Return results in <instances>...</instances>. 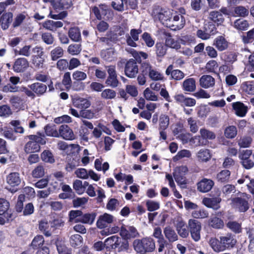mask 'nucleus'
I'll list each match as a JSON object with an SVG mask.
<instances>
[{
  "label": "nucleus",
  "mask_w": 254,
  "mask_h": 254,
  "mask_svg": "<svg viewBox=\"0 0 254 254\" xmlns=\"http://www.w3.org/2000/svg\"><path fill=\"white\" fill-rule=\"evenodd\" d=\"M134 250L137 254H146L154 252L156 248L155 242L151 237L135 239L133 242Z\"/></svg>",
  "instance_id": "nucleus-1"
},
{
  "label": "nucleus",
  "mask_w": 254,
  "mask_h": 254,
  "mask_svg": "<svg viewBox=\"0 0 254 254\" xmlns=\"http://www.w3.org/2000/svg\"><path fill=\"white\" fill-rule=\"evenodd\" d=\"M249 199V195L243 193L240 196L231 198L230 204L236 211L245 212L250 208Z\"/></svg>",
  "instance_id": "nucleus-2"
},
{
  "label": "nucleus",
  "mask_w": 254,
  "mask_h": 254,
  "mask_svg": "<svg viewBox=\"0 0 254 254\" xmlns=\"http://www.w3.org/2000/svg\"><path fill=\"white\" fill-rule=\"evenodd\" d=\"M200 135L195 136L193 139L198 140L196 145L197 146H204L208 144V140H214L216 138L215 133L204 127L201 128L199 130Z\"/></svg>",
  "instance_id": "nucleus-3"
},
{
  "label": "nucleus",
  "mask_w": 254,
  "mask_h": 254,
  "mask_svg": "<svg viewBox=\"0 0 254 254\" xmlns=\"http://www.w3.org/2000/svg\"><path fill=\"white\" fill-rule=\"evenodd\" d=\"M188 227L191 238L195 242L199 241L201 230V223L195 219H190L188 221Z\"/></svg>",
  "instance_id": "nucleus-4"
},
{
  "label": "nucleus",
  "mask_w": 254,
  "mask_h": 254,
  "mask_svg": "<svg viewBox=\"0 0 254 254\" xmlns=\"http://www.w3.org/2000/svg\"><path fill=\"white\" fill-rule=\"evenodd\" d=\"M188 172V168L185 165L176 167L174 170L173 176L176 182L180 185L183 186L187 184L185 176Z\"/></svg>",
  "instance_id": "nucleus-5"
},
{
  "label": "nucleus",
  "mask_w": 254,
  "mask_h": 254,
  "mask_svg": "<svg viewBox=\"0 0 254 254\" xmlns=\"http://www.w3.org/2000/svg\"><path fill=\"white\" fill-rule=\"evenodd\" d=\"M153 14L156 19H158L159 21L165 26L169 27L170 26V21L172 17L173 12L170 10H166L161 9L159 11L156 9L153 11Z\"/></svg>",
  "instance_id": "nucleus-6"
},
{
  "label": "nucleus",
  "mask_w": 254,
  "mask_h": 254,
  "mask_svg": "<svg viewBox=\"0 0 254 254\" xmlns=\"http://www.w3.org/2000/svg\"><path fill=\"white\" fill-rule=\"evenodd\" d=\"M105 68L108 74V76L105 81V83L112 88L117 87L119 82L117 79L115 66L111 65L105 66Z\"/></svg>",
  "instance_id": "nucleus-7"
},
{
  "label": "nucleus",
  "mask_w": 254,
  "mask_h": 254,
  "mask_svg": "<svg viewBox=\"0 0 254 254\" xmlns=\"http://www.w3.org/2000/svg\"><path fill=\"white\" fill-rule=\"evenodd\" d=\"M138 73V66L136 61L132 59L129 60L126 64L125 75L130 78H135Z\"/></svg>",
  "instance_id": "nucleus-8"
},
{
  "label": "nucleus",
  "mask_w": 254,
  "mask_h": 254,
  "mask_svg": "<svg viewBox=\"0 0 254 254\" xmlns=\"http://www.w3.org/2000/svg\"><path fill=\"white\" fill-rule=\"evenodd\" d=\"M185 19L184 17L177 11L173 12L172 17L170 21V26L172 30H177L183 28L185 24Z\"/></svg>",
  "instance_id": "nucleus-9"
},
{
  "label": "nucleus",
  "mask_w": 254,
  "mask_h": 254,
  "mask_svg": "<svg viewBox=\"0 0 254 254\" xmlns=\"http://www.w3.org/2000/svg\"><path fill=\"white\" fill-rule=\"evenodd\" d=\"M219 242L223 251L226 249L233 248L237 243V240L231 234L228 233L220 237Z\"/></svg>",
  "instance_id": "nucleus-10"
},
{
  "label": "nucleus",
  "mask_w": 254,
  "mask_h": 254,
  "mask_svg": "<svg viewBox=\"0 0 254 254\" xmlns=\"http://www.w3.org/2000/svg\"><path fill=\"white\" fill-rule=\"evenodd\" d=\"M64 139L72 140L75 139V135L72 129L66 125H62L59 128V137Z\"/></svg>",
  "instance_id": "nucleus-11"
},
{
  "label": "nucleus",
  "mask_w": 254,
  "mask_h": 254,
  "mask_svg": "<svg viewBox=\"0 0 254 254\" xmlns=\"http://www.w3.org/2000/svg\"><path fill=\"white\" fill-rule=\"evenodd\" d=\"M115 220L114 217L111 214L105 213L99 216L96 222L97 227L99 229H103L112 223Z\"/></svg>",
  "instance_id": "nucleus-12"
},
{
  "label": "nucleus",
  "mask_w": 254,
  "mask_h": 254,
  "mask_svg": "<svg viewBox=\"0 0 254 254\" xmlns=\"http://www.w3.org/2000/svg\"><path fill=\"white\" fill-rule=\"evenodd\" d=\"M71 102L72 105L79 109H85L90 106V101L87 99L80 97L77 95L71 96Z\"/></svg>",
  "instance_id": "nucleus-13"
},
{
  "label": "nucleus",
  "mask_w": 254,
  "mask_h": 254,
  "mask_svg": "<svg viewBox=\"0 0 254 254\" xmlns=\"http://www.w3.org/2000/svg\"><path fill=\"white\" fill-rule=\"evenodd\" d=\"M142 32V30L140 29H132L130 30V33L126 35V42L127 45L136 47L137 44L135 43L139 39V35Z\"/></svg>",
  "instance_id": "nucleus-14"
},
{
  "label": "nucleus",
  "mask_w": 254,
  "mask_h": 254,
  "mask_svg": "<svg viewBox=\"0 0 254 254\" xmlns=\"http://www.w3.org/2000/svg\"><path fill=\"white\" fill-rule=\"evenodd\" d=\"M120 234L124 239L135 238L139 235L137 230L133 226H128L127 228L122 227Z\"/></svg>",
  "instance_id": "nucleus-15"
},
{
  "label": "nucleus",
  "mask_w": 254,
  "mask_h": 254,
  "mask_svg": "<svg viewBox=\"0 0 254 254\" xmlns=\"http://www.w3.org/2000/svg\"><path fill=\"white\" fill-rule=\"evenodd\" d=\"M5 181L9 186L13 188L21 184V179L19 173L11 172L6 176Z\"/></svg>",
  "instance_id": "nucleus-16"
},
{
  "label": "nucleus",
  "mask_w": 254,
  "mask_h": 254,
  "mask_svg": "<svg viewBox=\"0 0 254 254\" xmlns=\"http://www.w3.org/2000/svg\"><path fill=\"white\" fill-rule=\"evenodd\" d=\"M200 86L204 89H208L213 87L215 84V80L210 75H203L201 76L199 80Z\"/></svg>",
  "instance_id": "nucleus-17"
},
{
  "label": "nucleus",
  "mask_w": 254,
  "mask_h": 254,
  "mask_svg": "<svg viewBox=\"0 0 254 254\" xmlns=\"http://www.w3.org/2000/svg\"><path fill=\"white\" fill-rule=\"evenodd\" d=\"M174 98L175 100L180 103L182 106L192 107L196 104V101L194 99L186 97L182 94L175 95Z\"/></svg>",
  "instance_id": "nucleus-18"
},
{
  "label": "nucleus",
  "mask_w": 254,
  "mask_h": 254,
  "mask_svg": "<svg viewBox=\"0 0 254 254\" xmlns=\"http://www.w3.org/2000/svg\"><path fill=\"white\" fill-rule=\"evenodd\" d=\"M28 61L23 58L17 59L13 65V69L16 72H22L24 71L28 67Z\"/></svg>",
  "instance_id": "nucleus-19"
},
{
  "label": "nucleus",
  "mask_w": 254,
  "mask_h": 254,
  "mask_svg": "<svg viewBox=\"0 0 254 254\" xmlns=\"http://www.w3.org/2000/svg\"><path fill=\"white\" fill-rule=\"evenodd\" d=\"M214 186L212 180L207 179H203L197 184V190L202 192H207L210 190Z\"/></svg>",
  "instance_id": "nucleus-20"
},
{
  "label": "nucleus",
  "mask_w": 254,
  "mask_h": 254,
  "mask_svg": "<svg viewBox=\"0 0 254 254\" xmlns=\"http://www.w3.org/2000/svg\"><path fill=\"white\" fill-rule=\"evenodd\" d=\"M28 87L34 92V94L38 96L43 95L47 89V85L40 82L32 83L28 85Z\"/></svg>",
  "instance_id": "nucleus-21"
},
{
  "label": "nucleus",
  "mask_w": 254,
  "mask_h": 254,
  "mask_svg": "<svg viewBox=\"0 0 254 254\" xmlns=\"http://www.w3.org/2000/svg\"><path fill=\"white\" fill-rule=\"evenodd\" d=\"M176 228L178 235L181 238H186L189 236V230L188 229L186 223L183 220L177 221Z\"/></svg>",
  "instance_id": "nucleus-22"
},
{
  "label": "nucleus",
  "mask_w": 254,
  "mask_h": 254,
  "mask_svg": "<svg viewBox=\"0 0 254 254\" xmlns=\"http://www.w3.org/2000/svg\"><path fill=\"white\" fill-rule=\"evenodd\" d=\"M163 233L166 239L170 243H173L177 241L178 239V234L175 230L171 226H167L163 230Z\"/></svg>",
  "instance_id": "nucleus-23"
},
{
  "label": "nucleus",
  "mask_w": 254,
  "mask_h": 254,
  "mask_svg": "<svg viewBox=\"0 0 254 254\" xmlns=\"http://www.w3.org/2000/svg\"><path fill=\"white\" fill-rule=\"evenodd\" d=\"M213 45L219 51H223L228 48V42L223 36H219L214 40Z\"/></svg>",
  "instance_id": "nucleus-24"
},
{
  "label": "nucleus",
  "mask_w": 254,
  "mask_h": 254,
  "mask_svg": "<svg viewBox=\"0 0 254 254\" xmlns=\"http://www.w3.org/2000/svg\"><path fill=\"white\" fill-rule=\"evenodd\" d=\"M182 88L186 92H192L196 89V81L193 78L186 79L182 83Z\"/></svg>",
  "instance_id": "nucleus-25"
},
{
  "label": "nucleus",
  "mask_w": 254,
  "mask_h": 254,
  "mask_svg": "<svg viewBox=\"0 0 254 254\" xmlns=\"http://www.w3.org/2000/svg\"><path fill=\"white\" fill-rule=\"evenodd\" d=\"M221 199L219 197L213 198H204L202 200L203 204L206 207L217 209L219 208L218 204L221 202Z\"/></svg>",
  "instance_id": "nucleus-26"
},
{
  "label": "nucleus",
  "mask_w": 254,
  "mask_h": 254,
  "mask_svg": "<svg viewBox=\"0 0 254 254\" xmlns=\"http://www.w3.org/2000/svg\"><path fill=\"white\" fill-rule=\"evenodd\" d=\"M197 160L200 162H206L211 158L210 151L206 148L200 149L196 154Z\"/></svg>",
  "instance_id": "nucleus-27"
},
{
  "label": "nucleus",
  "mask_w": 254,
  "mask_h": 254,
  "mask_svg": "<svg viewBox=\"0 0 254 254\" xmlns=\"http://www.w3.org/2000/svg\"><path fill=\"white\" fill-rule=\"evenodd\" d=\"M233 108L235 111V114L241 117H244L248 111V107L240 102L233 103Z\"/></svg>",
  "instance_id": "nucleus-28"
},
{
  "label": "nucleus",
  "mask_w": 254,
  "mask_h": 254,
  "mask_svg": "<svg viewBox=\"0 0 254 254\" xmlns=\"http://www.w3.org/2000/svg\"><path fill=\"white\" fill-rule=\"evenodd\" d=\"M96 217V214L94 213H86L81 215L78 219H76L75 221V223L81 222L84 224L91 225L94 222Z\"/></svg>",
  "instance_id": "nucleus-29"
},
{
  "label": "nucleus",
  "mask_w": 254,
  "mask_h": 254,
  "mask_svg": "<svg viewBox=\"0 0 254 254\" xmlns=\"http://www.w3.org/2000/svg\"><path fill=\"white\" fill-rule=\"evenodd\" d=\"M115 50L113 48L103 50L101 51L100 56L105 61L112 62L115 59Z\"/></svg>",
  "instance_id": "nucleus-30"
},
{
  "label": "nucleus",
  "mask_w": 254,
  "mask_h": 254,
  "mask_svg": "<svg viewBox=\"0 0 254 254\" xmlns=\"http://www.w3.org/2000/svg\"><path fill=\"white\" fill-rule=\"evenodd\" d=\"M208 18L217 23V25L221 24L224 21V17L221 13V12L218 11H211L209 12Z\"/></svg>",
  "instance_id": "nucleus-31"
},
{
  "label": "nucleus",
  "mask_w": 254,
  "mask_h": 254,
  "mask_svg": "<svg viewBox=\"0 0 254 254\" xmlns=\"http://www.w3.org/2000/svg\"><path fill=\"white\" fill-rule=\"evenodd\" d=\"M24 150L25 153L28 154L32 152H38L40 150V146L38 143L33 140H30L25 145Z\"/></svg>",
  "instance_id": "nucleus-32"
},
{
  "label": "nucleus",
  "mask_w": 254,
  "mask_h": 254,
  "mask_svg": "<svg viewBox=\"0 0 254 254\" xmlns=\"http://www.w3.org/2000/svg\"><path fill=\"white\" fill-rule=\"evenodd\" d=\"M237 142L240 148H249L252 144L253 138L250 136L244 135L241 136L238 140Z\"/></svg>",
  "instance_id": "nucleus-33"
},
{
  "label": "nucleus",
  "mask_w": 254,
  "mask_h": 254,
  "mask_svg": "<svg viewBox=\"0 0 254 254\" xmlns=\"http://www.w3.org/2000/svg\"><path fill=\"white\" fill-rule=\"evenodd\" d=\"M165 44L166 47L171 48L178 49L180 48L181 45L179 42L172 37L169 34H166Z\"/></svg>",
  "instance_id": "nucleus-34"
},
{
  "label": "nucleus",
  "mask_w": 254,
  "mask_h": 254,
  "mask_svg": "<svg viewBox=\"0 0 254 254\" xmlns=\"http://www.w3.org/2000/svg\"><path fill=\"white\" fill-rule=\"evenodd\" d=\"M237 128L235 126L226 127L224 131V135L228 139H233L237 135Z\"/></svg>",
  "instance_id": "nucleus-35"
},
{
  "label": "nucleus",
  "mask_w": 254,
  "mask_h": 254,
  "mask_svg": "<svg viewBox=\"0 0 254 254\" xmlns=\"http://www.w3.org/2000/svg\"><path fill=\"white\" fill-rule=\"evenodd\" d=\"M72 5V0H57L54 4L55 8L66 9Z\"/></svg>",
  "instance_id": "nucleus-36"
},
{
  "label": "nucleus",
  "mask_w": 254,
  "mask_h": 254,
  "mask_svg": "<svg viewBox=\"0 0 254 254\" xmlns=\"http://www.w3.org/2000/svg\"><path fill=\"white\" fill-rule=\"evenodd\" d=\"M27 137L29 140L34 141L39 145H44L46 143L45 135L40 132H37L36 135H29Z\"/></svg>",
  "instance_id": "nucleus-37"
},
{
  "label": "nucleus",
  "mask_w": 254,
  "mask_h": 254,
  "mask_svg": "<svg viewBox=\"0 0 254 254\" xmlns=\"http://www.w3.org/2000/svg\"><path fill=\"white\" fill-rule=\"evenodd\" d=\"M68 36L71 40L74 42H77L81 40L80 32L77 27L70 28L68 31Z\"/></svg>",
  "instance_id": "nucleus-38"
},
{
  "label": "nucleus",
  "mask_w": 254,
  "mask_h": 254,
  "mask_svg": "<svg viewBox=\"0 0 254 254\" xmlns=\"http://www.w3.org/2000/svg\"><path fill=\"white\" fill-rule=\"evenodd\" d=\"M12 14L11 13L3 14L1 17L0 23H1V28L3 30H5L8 28L9 23L12 20Z\"/></svg>",
  "instance_id": "nucleus-39"
},
{
  "label": "nucleus",
  "mask_w": 254,
  "mask_h": 254,
  "mask_svg": "<svg viewBox=\"0 0 254 254\" xmlns=\"http://www.w3.org/2000/svg\"><path fill=\"white\" fill-rule=\"evenodd\" d=\"M170 123L169 117L166 114H161L159 120V129L165 130L169 126Z\"/></svg>",
  "instance_id": "nucleus-40"
},
{
  "label": "nucleus",
  "mask_w": 254,
  "mask_h": 254,
  "mask_svg": "<svg viewBox=\"0 0 254 254\" xmlns=\"http://www.w3.org/2000/svg\"><path fill=\"white\" fill-rule=\"evenodd\" d=\"M231 172L227 170H223L218 173L216 176V179L220 183L227 182L230 178Z\"/></svg>",
  "instance_id": "nucleus-41"
},
{
  "label": "nucleus",
  "mask_w": 254,
  "mask_h": 254,
  "mask_svg": "<svg viewBox=\"0 0 254 254\" xmlns=\"http://www.w3.org/2000/svg\"><path fill=\"white\" fill-rule=\"evenodd\" d=\"M64 55V50L60 47H57L53 49L50 52L51 59L53 61H56L58 59L61 58Z\"/></svg>",
  "instance_id": "nucleus-42"
},
{
  "label": "nucleus",
  "mask_w": 254,
  "mask_h": 254,
  "mask_svg": "<svg viewBox=\"0 0 254 254\" xmlns=\"http://www.w3.org/2000/svg\"><path fill=\"white\" fill-rule=\"evenodd\" d=\"M234 12L237 16L245 17L248 16L249 10L243 6H238L234 8Z\"/></svg>",
  "instance_id": "nucleus-43"
},
{
  "label": "nucleus",
  "mask_w": 254,
  "mask_h": 254,
  "mask_svg": "<svg viewBox=\"0 0 254 254\" xmlns=\"http://www.w3.org/2000/svg\"><path fill=\"white\" fill-rule=\"evenodd\" d=\"M208 224L210 226L215 229H221L224 226L223 221L217 217L211 218L209 220Z\"/></svg>",
  "instance_id": "nucleus-44"
},
{
  "label": "nucleus",
  "mask_w": 254,
  "mask_h": 254,
  "mask_svg": "<svg viewBox=\"0 0 254 254\" xmlns=\"http://www.w3.org/2000/svg\"><path fill=\"white\" fill-rule=\"evenodd\" d=\"M191 156V152L187 149H183L179 151L177 155L174 156L173 160L174 162H177L184 158H190Z\"/></svg>",
  "instance_id": "nucleus-45"
},
{
  "label": "nucleus",
  "mask_w": 254,
  "mask_h": 254,
  "mask_svg": "<svg viewBox=\"0 0 254 254\" xmlns=\"http://www.w3.org/2000/svg\"><path fill=\"white\" fill-rule=\"evenodd\" d=\"M39 229L46 237H50L51 235V229L47 222H40Z\"/></svg>",
  "instance_id": "nucleus-46"
},
{
  "label": "nucleus",
  "mask_w": 254,
  "mask_h": 254,
  "mask_svg": "<svg viewBox=\"0 0 254 254\" xmlns=\"http://www.w3.org/2000/svg\"><path fill=\"white\" fill-rule=\"evenodd\" d=\"M249 22L246 20L237 19L234 23V26L238 30H246L249 27Z\"/></svg>",
  "instance_id": "nucleus-47"
},
{
  "label": "nucleus",
  "mask_w": 254,
  "mask_h": 254,
  "mask_svg": "<svg viewBox=\"0 0 254 254\" xmlns=\"http://www.w3.org/2000/svg\"><path fill=\"white\" fill-rule=\"evenodd\" d=\"M187 121L190 130L192 133H196L198 130L196 119L193 117H189L187 119Z\"/></svg>",
  "instance_id": "nucleus-48"
},
{
  "label": "nucleus",
  "mask_w": 254,
  "mask_h": 254,
  "mask_svg": "<svg viewBox=\"0 0 254 254\" xmlns=\"http://www.w3.org/2000/svg\"><path fill=\"white\" fill-rule=\"evenodd\" d=\"M116 95V92L114 90L106 89L102 92L101 96L104 99L109 100L115 98Z\"/></svg>",
  "instance_id": "nucleus-49"
},
{
  "label": "nucleus",
  "mask_w": 254,
  "mask_h": 254,
  "mask_svg": "<svg viewBox=\"0 0 254 254\" xmlns=\"http://www.w3.org/2000/svg\"><path fill=\"white\" fill-rule=\"evenodd\" d=\"M226 226L229 229L235 233H239L242 231L240 224L236 221H229L226 224Z\"/></svg>",
  "instance_id": "nucleus-50"
},
{
  "label": "nucleus",
  "mask_w": 254,
  "mask_h": 254,
  "mask_svg": "<svg viewBox=\"0 0 254 254\" xmlns=\"http://www.w3.org/2000/svg\"><path fill=\"white\" fill-rule=\"evenodd\" d=\"M208 243L215 252H219L222 251L221 245L219 241L215 238H210L208 241Z\"/></svg>",
  "instance_id": "nucleus-51"
},
{
  "label": "nucleus",
  "mask_w": 254,
  "mask_h": 254,
  "mask_svg": "<svg viewBox=\"0 0 254 254\" xmlns=\"http://www.w3.org/2000/svg\"><path fill=\"white\" fill-rule=\"evenodd\" d=\"M191 215L194 218L204 219L208 217L209 213L206 210L200 209L192 211Z\"/></svg>",
  "instance_id": "nucleus-52"
},
{
  "label": "nucleus",
  "mask_w": 254,
  "mask_h": 254,
  "mask_svg": "<svg viewBox=\"0 0 254 254\" xmlns=\"http://www.w3.org/2000/svg\"><path fill=\"white\" fill-rule=\"evenodd\" d=\"M28 15L25 12L18 14L15 19L13 23V26L14 27L20 26L24 20L27 18Z\"/></svg>",
  "instance_id": "nucleus-53"
},
{
  "label": "nucleus",
  "mask_w": 254,
  "mask_h": 254,
  "mask_svg": "<svg viewBox=\"0 0 254 254\" xmlns=\"http://www.w3.org/2000/svg\"><path fill=\"white\" fill-rule=\"evenodd\" d=\"M156 53L158 57H163L166 53V46L162 43H157L155 45Z\"/></svg>",
  "instance_id": "nucleus-54"
},
{
  "label": "nucleus",
  "mask_w": 254,
  "mask_h": 254,
  "mask_svg": "<svg viewBox=\"0 0 254 254\" xmlns=\"http://www.w3.org/2000/svg\"><path fill=\"white\" fill-rule=\"evenodd\" d=\"M44 129L47 136L59 137V130L57 131L53 127L47 125L45 127Z\"/></svg>",
  "instance_id": "nucleus-55"
},
{
  "label": "nucleus",
  "mask_w": 254,
  "mask_h": 254,
  "mask_svg": "<svg viewBox=\"0 0 254 254\" xmlns=\"http://www.w3.org/2000/svg\"><path fill=\"white\" fill-rule=\"evenodd\" d=\"M111 5L115 10L118 11L122 12L125 10L123 0H112Z\"/></svg>",
  "instance_id": "nucleus-56"
},
{
  "label": "nucleus",
  "mask_w": 254,
  "mask_h": 254,
  "mask_svg": "<svg viewBox=\"0 0 254 254\" xmlns=\"http://www.w3.org/2000/svg\"><path fill=\"white\" fill-rule=\"evenodd\" d=\"M87 77V74L82 71L75 70L72 73L73 79L76 81H83L85 80Z\"/></svg>",
  "instance_id": "nucleus-57"
},
{
  "label": "nucleus",
  "mask_w": 254,
  "mask_h": 254,
  "mask_svg": "<svg viewBox=\"0 0 254 254\" xmlns=\"http://www.w3.org/2000/svg\"><path fill=\"white\" fill-rule=\"evenodd\" d=\"M145 98L148 101H157L158 97L150 89L147 88L143 92Z\"/></svg>",
  "instance_id": "nucleus-58"
},
{
  "label": "nucleus",
  "mask_w": 254,
  "mask_h": 254,
  "mask_svg": "<svg viewBox=\"0 0 254 254\" xmlns=\"http://www.w3.org/2000/svg\"><path fill=\"white\" fill-rule=\"evenodd\" d=\"M25 200V196L23 194L19 195L16 204L15 205V210L17 212H21L24 208L23 202Z\"/></svg>",
  "instance_id": "nucleus-59"
},
{
  "label": "nucleus",
  "mask_w": 254,
  "mask_h": 254,
  "mask_svg": "<svg viewBox=\"0 0 254 254\" xmlns=\"http://www.w3.org/2000/svg\"><path fill=\"white\" fill-rule=\"evenodd\" d=\"M44 238L41 235L36 236L31 243V246L34 249H37L39 247L42 246L44 244Z\"/></svg>",
  "instance_id": "nucleus-60"
},
{
  "label": "nucleus",
  "mask_w": 254,
  "mask_h": 254,
  "mask_svg": "<svg viewBox=\"0 0 254 254\" xmlns=\"http://www.w3.org/2000/svg\"><path fill=\"white\" fill-rule=\"evenodd\" d=\"M41 158L43 161L48 163H53L55 161L52 153L48 151L45 150L41 154Z\"/></svg>",
  "instance_id": "nucleus-61"
},
{
  "label": "nucleus",
  "mask_w": 254,
  "mask_h": 254,
  "mask_svg": "<svg viewBox=\"0 0 254 254\" xmlns=\"http://www.w3.org/2000/svg\"><path fill=\"white\" fill-rule=\"evenodd\" d=\"M45 174V170L43 166H38L36 167L32 172V175L34 178H39L44 176Z\"/></svg>",
  "instance_id": "nucleus-62"
},
{
  "label": "nucleus",
  "mask_w": 254,
  "mask_h": 254,
  "mask_svg": "<svg viewBox=\"0 0 254 254\" xmlns=\"http://www.w3.org/2000/svg\"><path fill=\"white\" fill-rule=\"evenodd\" d=\"M81 51V46L79 44H71L67 49V52L71 55H77Z\"/></svg>",
  "instance_id": "nucleus-63"
},
{
  "label": "nucleus",
  "mask_w": 254,
  "mask_h": 254,
  "mask_svg": "<svg viewBox=\"0 0 254 254\" xmlns=\"http://www.w3.org/2000/svg\"><path fill=\"white\" fill-rule=\"evenodd\" d=\"M243 40L245 43H254V28L248 31L246 36H243Z\"/></svg>",
  "instance_id": "nucleus-64"
}]
</instances>
